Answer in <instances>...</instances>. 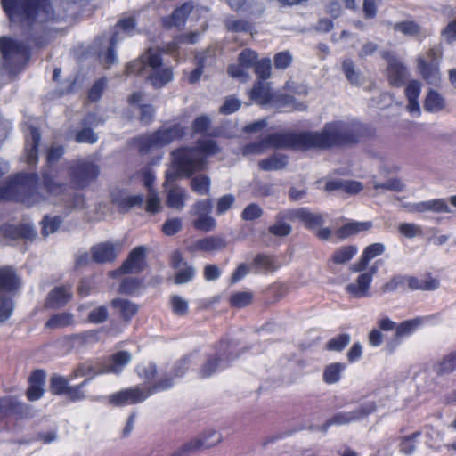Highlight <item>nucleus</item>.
Returning <instances> with one entry per match:
<instances>
[{
	"label": "nucleus",
	"mask_w": 456,
	"mask_h": 456,
	"mask_svg": "<svg viewBox=\"0 0 456 456\" xmlns=\"http://www.w3.org/2000/svg\"><path fill=\"white\" fill-rule=\"evenodd\" d=\"M374 271L365 273L357 278L354 282L346 286V290L355 297H364L369 295V288L372 281Z\"/></svg>",
	"instance_id": "22"
},
{
	"label": "nucleus",
	"mask_w": 456,
	"mask_h": 456,
	"mask_svg": "<svg viewBox=\"0 0 456 456\" xmlns=\"http://www.w3.org/2000/svg\"><path fill=\"white\" fill-rule=\"evenodd\" d=\"M241 102L237 98L229 96L224 100V104L220 107V112L224 115H229L240 109Z\"/></svg>",
	"instance_id": "64"
},
{
	"label": "nucleus",
	"mask_w": 456,
	"mask_h": 456,
	"mask_svg": "<svg viewBox=\"0 0 456 456\" xmlns=\"http://www.w3.org/2000/svg\"><path fill=\"white\" fill-rule=\"evenodd\" d=\"M287 164V158L282 154H273L269 158L262 159L258 163L259 167L265 171L281 170L285 167Z\"/></svg>",
	"instance_id": "35"
},
{
	"label": "nucleus",
	"mask_w": 456,
	"mask_h": 456,
	"mask_svg": "<svg viewBox=\"0 0 456 456\" xmlns=\"http://www.w3.org/2000/svg\"><path fill=\"white\" fill-rule=\"evenodd\" d=\"M345 365L339 362H334L328 365L323 371V380L328 384H334L341 378V373Z\"/></svg>",
	"instance_id": "40"
},
{
	"label": "nucleus",
	"mask_w": 456,
	"mask_h": 456,
	"mask_svg": "<svg viewBox=\"0 0 456 456\" xmlns=\"http://www.w3.org/2000/svg\"><path fill=\"white\" fill-rule=\"evenodd\" d=\"M440 59L441 51L438 48H431L418 58V69L422 77L430 85L436 86L441 80L438 68Z\"/></svg>",
	"instance_id": "9"
},
{
	"label": "nucleus",
	"mask_w": 456,
	"mask_h": 456,
	"mask_svg": "<svg viewBox=\"0 0 456 456\" xmlns=\"http://www.w3.org/2000/svg\"><path fill=\"white\" fill-rule=\"evenodd\" d=\"M195 274V270L191 265H183L176 269V274L175 278V281L177 284H183L190 281Z\"/></svg>",
	"instance_id": "56"
},
{
	"label": "nucleus",
	"mask_w": 456,
	"mask_h": 456,
	"mask_svg": "<svg viewBox=\"0 0 456 456\" xmlns=\"http://www.w3.org/2000/svg\"><path fill=\"white\" fill-rule=\"evenodd\" d=\"M0 48L4 59L12 60H27L28 56V49L27 45L16 40L2 37L0 39Z\"/></svg>",
	"instance_id": "14"
},
{
	"label": "nucleus",
	"mask_w": 456,
	"mask_h": 456,
	"mask_svg": "<svg viewBox=\"0 0 456 456\" xmlns=\"http://www.w3.org/2000/svg\"><path fill=\"white\" fill-rule=\"evenodd\" d=\"M71 297V291L69 288L59 287L53 289L47 297V305L50 307H60L65 305Z\"/></svg>",
	"instance_id": "32"
},
{
	"label": "nucleus",
	"mask_w": 456,
	"mask_h": 456,
	"mask_svg": "<svg viewBox=\"0 0 456 456\" xmlns=\"http://www.w3.org/2000/svg\"><path fill=\"white\" fill-rule=\"evenodd\" d=\"M421 92V83L418 80H411L405 88V96L408 100L407 110L413 117L420 115L419 97Z\"/></svg>",
	"instance_id": "18"
},
{
	"label": "nucleus",
	"mask_w": 456,
	"mask_h": 456,
	"mask_svg": "<svg viewBox=\"0 0 456 456\" xmlns=\"http://www.w3.org/2000/svg\"><path fill=\"white\" fill-rule=\"evenodd\" d=\"M183 128L180 125L163 126L154 134L141 136L135 140L141 153H150L180 138Z\"/></svg>",
	"instance_id": "7"
},
{
	"label": "nucleus",
	"mask_w": 456,
	"mask_h": 456,
	"mask_svg": "<svg viewBox=\"0 0 456 456\" xmlns=\"http://www.w3.org/2000/svg\"><path fill=\"white\" fill-rule=\"evenodd\" d=\"M425 321L424 317H417L401 322L396 326L395 336L403 338L411 335L424 324Z\"/></svg>",
	"instance_id": "33"
},
{
	"label": "nucleus",
	"mask_w": 456,
	"mask_h": 456,
	"mask_svg": "<svg viewBox=\"0 0 456 456\" xmlns=\"http://www.w3.org/2000/svg\"><path fill=\"white\" fill-rule=\"evenodd\" d=\"M29 139L27 141L26 158L30 165L35 164L37 159V147L40 142V134L35 127L29 128Z\"/></svg>",
	"instance_id": "31"
},
{
	"label": "nucleus",
	"mask_w": 456,
	"mask_h": 456,
	"mask_svg": "<svg viewBox=\"0 0 456 456\" xmlns=\"http://www.w3.org/2000/svg\"><path fill=\"white\" fill-rule=\"evenodd\" d=\"M113 201L119 207L121 211H126L135 206H142L143 203V196L122 194L120 197L113 198Z\"/></svg>",
	"instance_id": "38"
},
{
	"label": "nucleus",
	"mask_w": 456,
	"mask_h": 456,
	"mask_svg": "<svg viewBox=\"0 0 456 456\" xmlns=\"http://www.w3.org/2000/svg\"><path fill=\"white\" fill-rule=\"evenodd\" d=\"M393 29L396 32H401L405 36H415L419 32V27L413 21L406 20L395 23Z\"/></svg>",
	"instance_id": "46"
},
{
	"label": "nucleus",
	"mask_w": 456,
	"mask_h": 456,
	"mask_svg": "<svg viewBox=\"0 0 456 456\" xmlns=\"http://www.w3.org/2000/svg\"><path fill=\"white\" fill-rule=\"evenodd\" d=\"M225 242L220 237L209 236L198 240L191 246L193 251L214 252L224 248Z\"/></svg>",
	"instance_id": "25"
},
{
	"label": "nucleus",
	"mask_w": 456,
	"mask_h": 456,
	"mask_svg": "<svg viewBox=\"0 0 456 456\" xmlns=\"http://www.w3.org/2000/svg\"><path fill=\"white\" fill-rule=\"evenodd\" d=\"M43 177L45 189L50 197L59 196L63 193L65 185L59 183L57 175L45 172Z\"/></svg>",
	"instance_id": "36"
},
{
	"label": "nucleus",
	"mask_w": 456,
	"mask_h": 456,
	"mask_svg": "<svg viewBox=\"0 0 456 456\" xmlns=\"http://www.w3.org/2000/svg\"><path fill=\"white\" fill-rule=\"evenodd\" d=\"M193 10L190 4H185L180 8L176 9L173 14L163 20V23L166 27H180L184 24L187 15Z\"/></svg>",
	"instance_id": "30"
},
{
	"label": "nucleus",
	"mask_w": 456,
	"mask_h": 456,
	"mask_svg": "<svg viewBox=\"0 0 456 456\" xmlns=\"http://www.w3.org/2000/svg\"><path fill=\"white\" fill-rule=\"evenodd\" d=\"M27 175H16L8 185L0 192V199L14 200L20 201L28 207H32L43 200L37 192L28 191L26 179Z\"/></svg>",
	"instance_id": "8"
},
{
	"label": "nucleus",
	"mask_w": 456,
	"mask_h": 456,
	"mask_svg": "<svg viewBox=\"0 0 456 456\" xmlns=\"http://www.w3.org/2000/svg\"><path fill=\"white\" fill-rule=\"evenodd\" d=\"M253 298L249 291H240L232 295L230 298L231 305L235 307H244L248 305Z\"/></svg>",
	"instance_id": "48"
},
{
	"label": "nucleus",
	"mask_w": 456,
	"mask_h": 456,
	"mask_svg": "<svg viewBox=\"0 0 456 456\" xmlns=\"http://www.w3.org/2000/svg\"><path fill=\"white\" fill-rule=\"evenodd\" d=\"M74 318L71 314L61 313L53 315L46 322V327L51 329H60L73 324Z\"/></svg>",
	"instance_id": "41"
},
{
	"label": "nucleus",
	"mask_w": 456,
	"mask_h": 456,
	"mask_svg": "<svg viewBox=\"0 0 456 456\" xmlns=\"http://www.w3.org/2000/svg\"><path fill=\"white\" fill-rule=\"evenodd\" d=\"M385 59L388 61L387 77L391 85L400 86L406 77V69L403 65L393 56L386 54Z\"/></svg>",
	"instance_id": "20"
},
{
	"label": "nucleus",
	"mask_w": 456,
	"mask_h": 456,
	"mask_svg": "<svg viewBox=\"0 0 456 456\" xmlns=\"http://www.w3.org/2000/svg\"><path fill=\"white\" fill-rule=\"evenodd\" d=\"M456 370V349L446 354L436 367L438 373H450Z\"/></svg>",
	"instance_id": "43"
},
{
	"label": "nucleus",
	"mask_w": 456,
	"mask_h": 456,
	"mask_svg": "<svg viewBox=\"0 0 456 456\" xmlns=\"http://www.w3.org/2000/svg\"><path fill=\"white\" fill-rule=\"evenodd\" d=\"M287 216L290 219H297L310 228L317 227L324 222V217L322 214L312 213L306 208L289 210L288 211Z\"/></svg>",
	"instance_id": "19"
},
{
	"label": "nucleus",
	"mask_w": 456,
	"mask_h": 456,
	"mask_svg": "<svg viewBox=\"0 0 456 456\" xmlns=\"http://www.w3.org/2000/svg\"><path fill=\"white\" fill-rule=\"evenodd\" d=\"M132 356L126 351H119L114 354L110 361L104 364L102 373H120L123 369L131 362Z\"/></svg>",
	"instance_id": "21"
},
{
	"label": "nucleus",
	"mask_w": 456,
	"mask_h": 456,
	"mask_svg": "<svg viewBox=\"0 0 456 456\" xmlns=\"http://www.w3.org/2000/svg\"><path fill=\"white\" fill-rule=\"evenodd\" d=\"M108 318V311L105 306H97L88 312L87 319L92 323H101Z\"/></svg>",
	"instance_id": "60"
},
{
	"label": "nucleus",
	"mask_w": 456,
	"mask_h": 456,
	"mask_svg": "<svg viewBox=\"0 0 456 456\" xmlns=\"http://www.w3.org/2000/svg\"><path fill=\"white\" fill-rule=\"evenodd\" d=\"M2 4L11 21L23 26L33 27L54 17L48 0H2Z\"/></svg>",
	"instance_id": "3"
},
{
	"label": "nucleus",
	"mask_w": 456,
	"mask_h": 456,
	"mask_svg": "<svg viewBox=\"0 0 456 456\" xmlns=\"http://www.w3.org/2000/svg\"><path fill=\"white\" fill-rule=\"evenodd\" d=\"M251 99L261 105H271L276 108H288L289 110H304L306 105L304 102H297L290 95L273 94L269 84L259 81L250 93Z\"/></svg>",
	"instance_id": "6"
},
{
	"label": "nucleus",
	"mask_w": 456,
	"mask_h": 456,
	"mask_svg": "<svg viewBox=\"0 0 456 456\" xmlns=\"http://www.w3.org/2000/svg\"><path fill=\"white\" fill-rule=\"evenodd\" d=\"M376 408L377 406L375 402L372 400H368L362 403L355 410H353L351 411L339 412L336 414L332 419H330L327 422V425H345L356 420H360L374 412L376 411Z\"/></svg>",
	"instance_id": "12"
},
{
	"label": "nucleus",
	"mask_w": 456,
	"mask_h": 456,
	"mask_svg": "<svg viewBox=\"0 0 456 456\" xmlns=\"http://www.w3.org/2000/svg\"><path fill=\"white\" fill-rule=\"evenodd\" d=\"M18 279L11 268L0 269V293L11 292L16 289Z\"/></svg>",
	"instance_id": "34"
},
{
	"label": "nucleus",
	"mask_w": 456,
	"mask_h": 456,
	"mask_svg": "<svg viewBox=\"0 0 456 456\" xmlns=\"http://www.w3.org/2000/svg\"><path fill=\"white\" fill-rule=\"evenodd\" d=\"M373 188L376 190L379 189H385L393 191H402L404 189V184L402 183L401 180L397 178H393L390 180H387L386 183H380L377 182L376 180L372 181Z\"/></svg>",
	"instance_id": "53"
},
{
	"label": "nucleus",
	"mask_w": 456,
	"mask_h": 456,
	"mask_svg": "<svg viewBox=\"0 0 456 456\" xmlns=\"http://www.w3.org/2000/svg\"><path fill=\"white\" fill-rule=\"evenodd\" d=\"M120 243L103 242L92 248L93 259L98 263L109 262L115 259L121 251Z\"/></svg>",
	"instance_id": "16"
},
{
	"label": "nucleus",
	"mask_w": 456,
	"mask_h": 456,
	"mask_svg": "<svg viewBox=\"0 0 456 456\" xmlns=\"http://www.w3.org/2000/svg\"><path fill=\"white\" fill-rule=\"evenodd\" d=\"M399 232L409 239L415 238L422 234V229L419 225L412 223H402L398 225Z\"/></svg>",
	"instance_id": "51"
},
{
	"label": "nucleus",
	"mask_w": 456,
	"mask_h": 456,
	"mask_svg": "<svg viewBox=\"0 0 456 456\" xmlns=\"http://www.w3.org/2000/svg\"><path fill=\"white\" fill-rule=\"evenodd\" d=\"M61 224V219L58 216L53 217H45L42 222V234L44 236H48L52 233H54L60 227Z\"/></svg>",
	"instance_id": "47"
},
{
	"label": "nucleus",
	"mask_w": 456,
	"mask_h": 456,
	"mask_svg": "<svg viewBox=\"0 0 456 456\" xmlns=\"http://www.w3.org/2000/svg\"><path fill=\"white\" fill-rule=\"evenodd\" d=\"M69 174L76 186L84 187L98 175L99 169L92 160L82 159L69 167Z\"/></svg>",
	"instance_id": "11"
},
{
	"label": "nucleus",
	"mask_w": 456,
	"mask_h": 456,
	"mask_svg": "<svg viewBox=\"0 0 456 456\" xmlns=\"http://www.w3.org/2000/svg\"><path fill=\"white\" fill-rule=\"evenodd\" d=\"M170 305L172 311L175 315L183 316L187 314L189 303L185 298L178 295H174L171 297Z\"/></svg>",
	"instance_id": "44"
},
{
	"label": "nucleus",
	"mask_w": 456,
	"mask_h": 456,
	"mask_svg": "<svg viewBox=\"0 0 456 456\" xmlns=\"http://www.w3.org/2000/svg\"><path fill=\"white\" fill-rule=\"evenodd\" d=\"M145 253L146 248L142 246L134 248L120 271L125 273H135L142 271L145 265Z\"/></svg>",
	"instance_id": "17"
},
{
	"label": "nucleus",
	"mask_w": 456,
	"mask_h": 456,
	"mask_svg": "<svg viewBox=\"0 0 456 456\" xmlns=\"http://www.w3.org/2000/svg\"><path fill=\"white\" fill-rule=\"evenodd\" d=\"M226 366L222 362L220 357L209 359L201 368L200 374L202 377H208L215 371L224 369Z\"/></svg>",
	"instance_id": "50"
},
{
	"label": "nucleus",
	"mask_w": 456,
	"mask_h": 456,
	"mask_svg": "<svg viewBox=\"0 0 456 456\" xmlns=\"http://www.w3.org/2000/svg\"><path fill=\"white\" fill-rule=\"evenodd\" d=\"M235 202V197L232 194H226L220 197L216 201V213L217 216L225 214L232 208Z\"/></svg>",
	"instance_id": "55"
},
{
	"label": "nucleus",
	"mask_w": 456,
	"mask_h": 456,
	"mask_svg": "<svg viewBox=\"0 0 456 456\" xmlns=\"http://www.w3.org/2000/svg\"><path fill=\"white\" fill-rule=\"evenodd\" d=\"M89 379H86L77 386H69L65 395L71 401H80L86 398L83 388L88 384Z\"/></svg>",
	"instance_id": "52"
},
{
	"label": "nucleus",
	"mask_w": 456,
	"mask_h": 456,
	"mask_svg": "<svg viewBox=\"0 0 456 456\" xmlns=\"http://www.w3.org/2000/svg\"><path fill=\"white\" fill-rule=\"evenodd\" d=\"M349 342L350 336L348 334L338 335L328 342L327 348L332 351H341Z\"/></svg>",
	"instance_id": "58"
},
{
	"label": "nucleus",
	"mask_w": 456,
	"mask_h": 456,
	"mask_svg": "<svg viewBox=\"0 0 456 456\" xmlns=\"http://www.w3.org/2000/svg\"><path fill=\"white\" fill-rule=\"evenodd\" d=\"M107 80L105 78H101L97 80L94 86L91 87L88 93V98L92 102L98 101L106 87Z\"/></svg>",
	"instance_id": "63"
},
{
	"label": "nucleus",
	"mask_w": 456,
	"mask_h": 456,
	"mask_svg": "<svg viewBox=\"0 0 456 456\" xmlns=\"http://www.w3.org/2000/svg\"><path fill=\"white\" fill-rule=\"evenodd\" d=\"M145 209L148 213H157L161 209V200L158 192L154 189H150L145 204Z\"/></svg>",
	"instance_id": "45"
},
{
	"label": "nucleus",
	"mask_w": 456,
	"mask_h": 456,
	"mask_svg": "<svg viewBox=\"0 0 456 456\" xmlns=\"http://www.w3.org/2000/svg\"><path fill=\"white\" fill-rule=\"evenodd\" d=\"M182 219L178 217H173L167 219L163 226L162 231L167 236H172L177 233L182 229Z\"/></svg>",
	"instance_id": "59"
},
{
	"label": "nucleus",
	"mask_w": 456,
	"mask_h": 456,
	"mask_svg": "<svg viewBox=\"0 0 456 456\" xmlns=\"http://www.w3.org/2000/svg\"><path fill=\"white\" fill-rule=\"evenodd\" d=\"M146 67L151 69L148 75V80L155 88L163 87L173 79V70L170 67H162L161 54L158 49L151 48L140 60L129 63L126 67V72L128 74H141Z\"/></svg>",
	"instance_id": "4"
},
{
	"label": "nucleus",
	"mask_w": 456,
	"mask_h": 456,
	"mask_svg": "<svg viewBox=\"0 0 456 456\" xmlns=\"http://www.w3.org/2000/svg\"><path fill=\"white\" fill-rule=\"evenodd\" d=\"M119 41V38L118 37V32L115 33V35L111 37L110 42V47L108 48L107 52L104 53H101V59L106 65H110L117 61V56L114 53L113 47Z\"/></svg>",
	"instance_id": "62"
},
{
	"label": "nucleus",
	"mask_w": 456,
	"mask_h": 456,
	"mask_svg": "<svg viewBox=\"0 0 456 456\" xmlns=\"http://www.w3.org/2000/svg\"><path fill=\"white\" fill-rule=\"evenodd\" d=\"M386 247L382 243H373L366 247L362 254L359 263H357L354 271L363 270L368 263L376 256H379L384 253Z\"/></svg>",
	"instance_id": "26"
},
{
	"label": "nucleus",
	"mask_w": 456,
	"mask_h": 456,
	"mask_svg": "<svg viewBox=\"0 0 456 456\" xmlns=\"http://www.w3.org/2000/svg\"><path fill=\"white\" fill-rule=\"evenodd\" d=\"M45 374L43 370H36L30 377V386L27 391L28 398L30 401L39 399L43 394V385Z\"/></svg>",
	"instance_id": "27"
},
{
	"label": "nucleus",
	"mask_w": 456,
	"mask_h": 456,
	"mask_svg": "<svg viewBox=\"0 0 456 456\" xmlns=\"http://www.w3.org/2000/svg\"><path fill=\"white\" fill-rule=\"evenodd\" d=\"M213 140L206 139L194 149L182 148L173 153V167L167 171L164 187L167 191L166 204L171 208L182 210L185 206L188 193L185 189L173 186L171 182L179 175H190L204 167L205 158L218 151Z\"/></svg>",
	"instance_id": "2"
},
{
	"label": "nucleus",
	"mask_w": 456,
	"mask_h": 456,
	"mask_svg": "<svg viewBox=\"0 0 456 456\" xmlns=\"http://www.w3.org/2000/svg\"><path fill=\"white\" fill-rule=\"evenodd\" d=\"M327 191H341L349 194H356L363 190V185L358 181L349 179H332L327 182Z\"/></svg>",
	"instance_id": "23"
},
{
	"label": "nucleus",
	"mask_w": 456,
	"mask_h": 456,
	"mask_svg": "<svg viewBox=\"0 0 456 456\" xmlns=\"http://www.w3.org/2000/svg\"><path fill=\"white\" fill-rule=\"evenodd\" d=\"M445 107L446 101L440 93L436 90L428 91L424 102L425 110L436 113L444 110Z\"/></svg>",
	"instance_id": "28"
},
{
	"label": "nucleus",
	"mask_w": 456,
	"mask_h": 456,
	"mask_svg": "<svg viewBox=\"0 0 456 456\" xmlns=\"http://www.w3.org/2000/svg\"><path fill=\"white\" fill-rule=\"evenodd\" d=\"M212 203L209 200H198L192 205L190 214L195 216L192 222L195 229L205 232L215 230L216 222L210 215Z\"/></svg>",
	"instance_id": "10"
},
{
	"label": "nucleus",
	"mask_w": 456,
	"mask_h": 456,
	"mask_svg": "<svg viewBox=\"0 0 456 456\" xmlns=\"http://www.w3.org/2000/svg\"><path fill=\"white\" fill-rule=\"evenodd\" d=\"M353 129L348 123L336 121L327 124L321 132L305 133L299 135L292 134H274L258 142L245 145L243 156L263 154L267 149L275 148H326L353 142Z\"/></svg>",
	"instance_id": "1"
},
{
	"label": "nucleus",
	"mask_w": 456,
	"mask_h": 456,
	"mask_svg": "<svg viewBox=\"0 0 456 456\" xmlns=\"http://www.w3.org/2000/svg\"><path fill=\"white\" fill-rule=\"evenodd\" d=\"M222 441V436L216 430L209 429L183 445L182 450L185 452L207 449Z\"/></svg>",
	"instance_id": "13"
},
{
	"label": "nucleus",
	"mask_w": 456,
	"mask_h": 456,
	"mask_svg": "<svg viewBox=\"0 0 456 456\" xmlns=\"http://www.w3.org/2000/svg\"><path fill=\"white\" fill-rule=\"evenodd\" d=\"M112 305L117 308L126 319L131 318L137 312V306L126 299H114Z\"/></svg>",
	"instance_id": "42"
},
{
	"label": "nucleus",
	"mask_w": 456,
	"mask_h": 456,
	"mask_svg": "<svg viewBox=\"0 0 456 456\" xmlns=\"http://www.w3.org/2000/svg\"><path fill=\"white\" fill-rule=\"evenodd\" d=\"M253 266L256 268V271L257 273H267L277 270L280 265L276 263L273 256L266 255H258L254 258Z\"/></svg>",
	"instance_id": "37"
},
{
	"label": "nucleus",
	"mask_w": 456,
	"mask_h": 456,
	"mask_svg": "<svg viewBox=\"0 0 456 456\" xmlns=\"http://www.w3.org/2000/svg\"><path fill=\"white\" fill-rule=\"evenodd\" d=\"M405 208H406L407 211L410 213H424V212L450 213V212H452L447 202L444 200H441V199L409 203V204L405 205Z\"/></svg>",
	"instance_id": "15"
},
{
	"label": "nucleus",
	"mask_w": 456,
	"mask_h": 456,
	"mask_svg": "<svg viewBox=\"0 0 456 456\" xmlns=\"http://www.w3.org/2000/svg\"><path fill=\"white\" fill-rule=\"evenodd\" d=\"M14 305L9 297L0 296V323L8 320L12 314Z\"/></svg>",
	"instance_id": "49"
},
{
	"label": "nucleus",
	"mask_w": 456,
	"mask_h": 456,
	"mask_svg": "<svg viewBox=\"0 0 456 456\" xmlns=\"http://www.w3.org/2000/svg\"><path fill=\"white\" fill-rule=\"evenodd\" d=\"M372 224L370 222H348L335 232V235L344 240L351 236L359 234L362 232L368 231L371 228Z\"/></svg>",
	"instance_id": "24"
},
{
	"label": "nucleus",
	"mask_w": 456,
	"mask_h": 456,
	"mask_svg": "<svg viewBox=\"0 0 456 456\" xmlns=\"http://www.w3.org/2000/svg\"><path fill=\"white\" fill-rule=\"evenodd\" d=\"M256 58L257 55L254 51L250 49H245L240 53L239 62L243 69H248L249 68L255 66Z\"/></svg>",
	"instance_id": "61"
},
{
	"label": "nucleus",
	"mask_w": 456,
	"mask_h": 456,
	"mask_svg": "<svg viewBox=\"0 0 456 456\" xmlns=\"http://www.w3.org/2000/svg\"><path fill=\"white\" fill-rule=\"evenodd\" d=\"M69 387V381L61 376H53L51 379L50 389L54 395H65Z\"/></svg>",
	"instance_id": "54"
},
{
	"label": "nucleus",
	"mask_w": 456,
	"mask_h": 456,
	"mask_svg": "<svg viewBox=\"0 0 456 456\" xmlns=\"http://www.w3.org/2000/svg\"><path fill=\"white\" fill-rule=\"evenodd\" d=\"M358 253L355 245H345L338 248L331 255L330 261L335 265H346Z\"/></svg>",
	"instance_id": "29"
},
{
	"label": "nucleus",
	"mask_w": 456,
	"mask_h": 456,
	"mask_svg": "<svg viewBox=\"0 0 456 456\" xmlns=\"http://www.w3.org/2000/svg\"><path fill=\"white\" fill-rule=\"evenodd\" d=\"M210 184V178L205 175H196L191 181V190L201 196L208 195Z\"/></svg>",
	"instance_id": "39"
},
{
	"label": "nucleus",
	"mask_w": 456,
	"mask_h": 456,
	"mask_svg": "<svg viewBox=\"0 0 456 456\" xmlns=\"http://www.w3.org/2000/svg\"><path fill=\"white\" fill-rule=\"evenodd\" d=\"M137 373L145 382H151L157 373L156 365L151 362L141 364L137 367Z\"/></svg>",
	"instance_id": "57"
},
{
	"label": "nucleus",
	"mask_w": 456,
	"mask_h": 456,
	"mask_svg": "<svg viewBox=\"0 0 456 456\" xmlns=\"http://www.w3.org/2000/svg\"><path fill=\"white\" fill-rule=\"evenodd\" d=\"M175 384L174 378L161 379L152 386L146 384L127 387L108 395V403L116 407L127 406L145 401L155 393L171 388Z\"/></svg>",
	"instance_id": "5"
}]
</instances>
